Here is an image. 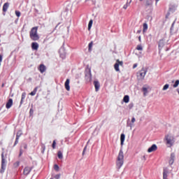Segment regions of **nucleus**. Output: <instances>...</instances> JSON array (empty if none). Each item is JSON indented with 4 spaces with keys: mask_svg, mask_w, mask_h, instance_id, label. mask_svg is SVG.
<instances>
[{
    "mask_svg": "<svg viewBox=\"0 0 179 179\" xmlns=\"http://www.w3.org/2000/svg\"><path fill=\"white\" fill-rule=\"evenodd\" d=\"M176 155L174 152L171 154V158H169V165H173L175 161Z\"/></svg>",
    "mask_w": 179,
    "mask_h": 179,
    "instance_id": "obj_12",
    "label": "nucleus"
},
{
    "mask_svg": "<svg viewBox=\"0 0 179 179\" xmlns=\"http://www.w3.org/2000/svg\"><path fill=\"white\" fill-rule=\"evenodd\" d=\"M93 45H94L93 41H92L90 43H89V45H88V50H89V52H92V48H93Z\"/></svg>",
    "mask_w": 179,
    "mask_h": 179,
    "instance_id": "obj_26",
    "label": "nucleus"
},
{
    "mask_svg": "<svg viewBox=\"0 0 179 179\" xmlns=\"http://www.w3.org/2000/svg\"><path fill=\"white\" fill-rule=\"evenodd\" d=\"M32 169H33V167H29V166L25 167L23 171L24 175L28 176L30 173V172L32 171Z\"/></svg>",
    "mask_w": 179,
    "mask_h": 179,
    "instance_id": "obj_9",
    "label": "nucleus"
},
{
    "mask_svg": "<svg viewBox=\"0 0 179 179\" xmlns=\"http://www.w3.org/2000/svg\"><path fill=\"white\" fill-rule=\"evenodd\" d=\"M85 79L88 81H91L92 79V70L90 67L85 69Z\"/></svg>",
    "mask_w": 179,
    "mask_h": 179,
    "instance_id": "obj_4",
    "label": "nucleus"
},
{
    "mask_svg": "<svg viewBox=\"0 0 179 179\" xmlns=\"http://www.w3.org/2000/svg\"><path fill=\"white\" fill-rule=\"evenodd\" d=\"M22 135V133L21 131H19L17 133V135H16V138H20V137Z\"/></svg>",
    "mask_w": 179,
    "mask_h": 179,
    "instance_id": "obj_30",
    "label": "nucleus"
},
{
    "mask_svg": "<svg viewBox=\"0 0 179 179\" xmlns=\"http://www.w3.org/2000/svg\"><path fill=\"white\" fill-rule=\"evenodd\" d=\"M20 161H17L16 162L14 163L13 166L15 168H17L20 166Z\"/></svg>",
    "mask_w": 179,
    "mask_h": 179,
    "instance_id": "obj_28",
    "label": "nucleus"
},
{
    "mask_svg": "<svg viewBox=\"0 0 179 179\" xmlns=\"http://www.w3.org/2000/svg\"><path fill=\"white\" fill-rule=\"evenodd\" d=\"M160 46H161V43L159 44V47H160Z\"/></svg>",
    "mask_w": 179,
    "mask_h": 179,
    "instance_id": "obj_48",
    "label": "nucleus"
},
{
    "mask_svg": "<svg viewBox=\"0 0 179 179\" xmlns=\"http://www.w3.org/2000/svg\"><path fill=\"white\" fill-rule=\"evenodd\" d=\"M123 101L125 103H128L129 102V96L128 95H125L123 99Z\"/></svg>",
    "mask_w": 179,
    "mask_h": 179,
    "instance_id": "obj_23",
    "label": "nucleus"
},
{
    "mask_svg": "<svg viewBox=\"0 0 179 179\" xmlns=\"http://www.w3.org/2000/svg\"><path fill=\"white\" fill-rule=\"evenodd\" d=\"M57 157L59 159H63L64 157H63V153L62 152V151H57Z\"/></svg>",
    "mask_w": 179,
    "mask_h": 179,
    "instance_id": "obj_24",
    "label": "nucleus"
},
{
    "mask_svg": "<svg viewBox=\"0 0 179 179\" xmlns=\"http://www.w3.org/2000/svg\"><path fill=\"white\" fill-rule=\"evenodd\" d=\"M148 70L143 68L141 71H140V73H139V78L140 79L143 80L144 79L145 75H146V73H147Z\"/></svg>",
    "mask_w": 179,
    "mask_h": 179,
    "instance_id": "obj_7",
    "label": "nucleus"
},
{
    "mask_svg": "<svg viewBox=\"0 0 179 179\" xmlns=\"http://www.w3.org/2000/svg\"><path fill=\"white\" fill-rule=\"evenodd\" d=\"M157 150V146L156 144H153L151 147H150L148 150V152L149 153H151L152 152H155Z\"/></svg>",
    "mask_w": 179,
    "mask_h": 179,
    "instance_id": "obj_10",
    "label": "nucleus"
},
{
    "mask_svg": "<svg viewBox=\"0 0 179 179\" xmlns=\"http://www.w3.org/2000/svg\"><path fill=\"white\" fill-rule=\"evenodd\" d=\"M38 70H39L41 73H43L47 70V68L44 64H41L39 67H38Z\"/></svg>",
    "mask_w": 179,
    "mask_h": 179,
    "instance_id": "obj_11",
    "label": "nucleus"
},
{
    "mask_svg": "<svg viewBox=\"0 0 179 179\" xmlns=\"http://www.w3.org/2000/svg\"><path fill=\"white\" fill-rule=\"evenodd\" d=\"M64 87L67 92H70L71 87H70V79H66L64 83Z\"/></svg>",
    "mask_w": 179,
    "mask_h": 179,
    "instance_id": "obj_8",
    "label": "nucleus"
},
{
    "mask_svg": "<svg viewBox=\"0 0 179 179\" xmlns=\"http://www.w3.org/2000/svg\"><path fill=\"white\" fill-rule=\"evenodd\" d=\"M143 92L144 96H146V94H148V89L146 87H143Z\"/></svg>",
    "mask_w": 179,
    "mask_h": 179,
    "instance_id": "obj_29",
    "label": "nucleus"
},
{
    "mask_svg": "<svg viewBox=\"0 0 179 179\" xmlns=\"http://www.w3.org/2000/svg\"><path fill=\"white\" fill-rule=\"evenodd\" d=\"M29 113H30L31 115H33V114H34L33 108H31Z\"/></svg>",
    "mask_w": 179,
    "mask_h": 179,
    "instance_id": "obj_38",
    "label": "nucleus"
},
{
    "mask_svg": "<svg viewBox=\"0 0 179 179\" xmlns=\"http://www.w3.org/2000/svg\"><path fill=\"white\" fill-rule=\"evenodd\" d=\"M9 5L10 3L8 2H6L3 4V12L6 13L8 10V8H9Z\"/></svg>",
    "mask_w": 179,
    "mask_h": 179,
    "instance_id": "obj_15",
    "label": "nucleus"
},
{
    "mask_svg": "<svg viewBox=\"0 0 179 179\" xmlns=\"http://www.w3.org/2000/svg\"><path fill=\"white\" fill-rule=\"evenodd\" d=\"M3 86H4V85L3 84V85H2V87H3Z\"/></svg>",
    "mask_w": 179,
    "mask_h": 179,
    "instance_id": "obj_49",
    "label": "nucleus"
},
{
    "mask_svg": "<svg viewBox=\"0 0 179 179\" xmlns=\"http://www.w3.org/2000/svg\"><path fill=\"white\" fill-rule=\"evenodd\" d=\"M169 171L167 169H164L163 178L168 179Z\"/></svg>",
    "mask_w": 179,
    "mask_h": 179,
    "instance_id": "obj_18",
    "label": "nucleus"
},
{
    "mask_svg": "<svg viewBox=\"0 0 179 179\" xmlns=\"http://www.w3.org/2000/svg\"><path fill=\"white\" fill-rule=\"evenodd\" d=\"M56 144H57L56 140H54V141H52V149H55V148H56Z\"/></svg>",
    "mask_w": 179,
    "mask_h": 179,
    "instance_id": "obj_31",
    "label": "nucleus"
},
{
    "mask_svg": "<svg viewBox=\"0 0 179 179\" xmlns=\"http://www.w3.org/2000/svg\"><path fill=\"white\" fill-rule=\"evenodd\" d=\"M156 1H157V3L158 2V1H159V0H155Z\"/></svg>",
    "mask_w": 179,
    "mask_h": 179,
    "instance_id": "obj_45",
    "label": "nucleus"
},
{
    "mask_svg": "<svg viewBox=\"0 0 179 179\" xmlns=\"http://www.w3.org/2000/svg\"><path fill=\"white\" fill-rule=\"evenodd\" d=\"M177 92H178V94H179V90H177Z\"/></svg>",
    "mask_w": 179,
    "mask_h": 179,
    "instance_id": "obj_44",
    "label": "nucleus"
},
{
    "mask_svg": "<svg viewBox=\"0 0 179 179\" xmlns=\"http://www.w3.org/2000/svg\"><path fill=\"white\" fill-rule=\"evenodd\" d=\"M135 122H136L135 117H132L131 122H132V123H134Z\"/></svg>",
    "mask_w": 179,
    "mask_h": 179,
    "instance_id": "obj_40",
    "label": "nucleus"
},
{
    "mask_svg": "<svg viewBox=\"0 0 179 179\" xmlns=\"http://www.w3.org/2000/svg\"><path fill=\"white\" fill-rule=\"evenodd\" d=\"M119 66H123V62H120L119 59L116 60V63L114 65L115 70L116 71H120Z\"/></svg>",
    "mask_w": 179,
    "mask_h": 179,
    "instance_id": "obj_6",
    "label": "nucleus"
},
{
    "mask_svg": "<svg viewBox=\"0 0 179 179\" xmlns=\"http://www.w3.org/2000/svg\"><path fill=\"white\" fill-rule=\"evenodd\" d=\"M124 140H125V135L124 134H122L120 136V144L122 146L124 145Z\"/></svg>",
    "mask_w": 179,
    "mask_h": 179,
    "instance_id": "obj_19",
    "label": "nucleus"
},
{
    "mask_svg": "<svg viewBox=\"0 0 179 179\" xmlns=\"http://www.w3.org/2000/svg\"><path fill=\"white\" fill-rule=\"evenodd\" d=\"M140 1H142L143 0H139Z\"/></svg>",
    "mask_w": 179,
    "mask_h": 179,
    "instance_id": "obj_50",
    "label": "nucleus"
},
{
    "mask_svg": "<svg viewBox=\"0 0 179 179\" xmlns=\"http://www.w3.org/2000/svg\"><path fill=\"white\" fill-rule=\"evenodd\" d=\"M138 33H141V31H138Z\"/></svg>",
    "mask_w": 179,
    "mask_h": 179,
    "instance_id": "obj_46",
    "label": "nucleus"
},
{
    "mask_svg": "<svg viewBox=\"0 0 179 179\" xmlns=\"http://www.w3.org/2000/svg\"><path fill=\"white\" fill-rule=\"evenodd\" d=\"M124 164V154L122 151H120L118 157L117 158L116 166L120 169Z\"/></svg>",
    "mask_w": 179,
    "mask_h": 179,
    "instance_id": "obj_2",
    "label": "nucleus"
},
{
    "mask_svg": "<svg viewBox=\"0 0 179 179\" xmlns=\"http://www.w3.org/2000/svg\"><path fill=\"white\" fill-rule=\"evenodd\" d=\"M26 94H27L26 92H23L22 94V100L20 101V106H22L23 104L24 100V99H26Z\"/></svg>",
    "mask_w": 179,
    "mask_h": 179,
    "instance_id": "obj_22",
    "label": "nucleus"
},
{
    "mask_svg": "<svg viewBox=\"0 0 179 179\" xmlns=\"http://www.w3.org/2000/svg\"><path fill=\"white\" fill-rule=\"evenodd\" d=\"M136 50L142 51L143 50V48H142L141 45H138L137 48H136Z\"/></svg>",
    "mask_w": 179,
    "mask_h": 179,
    "instance_id": "obj_36",
    "label": "nucleus"
},
{
    "mask_svg": "<svg viewBox=\"0 0 179 179\" xmlns=\"http://www.w3.org/2000/svg\"><path fill=\"white\" fill-rule=\"evenodd\" d=\"M13 99H10L8 102L6 103V108L7 109H10L11 108V106H13Z\"/></svg>",
    "mask_w": 179,
    "mask_h": 179,
    "instance_id": "obj_13",
    "label": "nucleus"
},
{
    "mask_svg": "<svg viewBox=\"0 0 179 179\" xmlns=\"http://www.w3.org/2000/svg\"><path fill=\"white\" fill-rule=\"evenodd\" d=\"M85 150H86V148H84V150H83V155H84V154H85Z\"/></svg>",
    "mask_w": 179,
    "mask_h": 179,
    "instance_id": "obj_42",
    "label": "nucleus"
},
{
    "mask_svg": "<svg viewBox=\"0 0 179 179\" xmlns=\"http://www.w3.org/2000/svg\"><path fill=\"white\" fill-rule=\"evenodd\" d=\"M131 3V0H130L129 1V0H127L126 4H124V6H123V8L124 10H127V8L130 6Z\"/></svg>",
    "mask_w": 179,
    "mask_h": 179,
    "instance_id": "obj_21",
    "label": "nucleus"
},
{
    "mask_svg": "<svg viewBox=\"0 0 179 179\" xmlns=\"http://www.w3.org/2000/svg\"><path fill=\"white\" fill-rule=\"evenodd\" d=\"M92 25H93V20H90L88 24V30H91Z\"/></svg>",
    "mask_w": 179,
    "mask_h": 179,
    "instance_id": "obj_27",
    "label": "nucleus"
},
{
    "mask_svg": "<svg viewBox=\"0 0 179 179\" xmlns=\"http://www.w3.org/2000/svg\"><path fill=\"white\" fill-rule=\"evenodd\" d=\"M22 151H20V157H21L22 156Z\"/></svg>",
    "mask_w": 179,
    "mask_h": 179,
    "instance_id": "obj_43",
    "label": "nucleus"
},
{
    "mask_svg": "<svg viewBox=\"0 0 179 179\" xmlns=\"http://www.w3.org/2000/svg\"><path fill=\"white\" fill-rule=\"evenodd\" d=\"M50 179H52V178H50Z\"/></svg>",
    "mask_w": 179,
    "mask_h": 179,
    "instance_id": "obj_51",
    "label": "nucleus"
},
{
    "mask_svg": "<svg viewBox=\"0 0 179 179\" xmlns=\"http://www.w3.org/2000/svg\"><path fill=\"white\" fill-rule=\"evenodd\" d=\"M179 85V80H176L173 84V87H177Z\"/></svg>",
    "mask_w": 179,
    "mask_h": 179,
    "instance_id": "obj_32",
    "label": "nucleus"
},
{
    "mask_svg": "<svg viewBox=\"0 0 179 179\" xmlns=\"http://www.w3.org/2000/svg\"><path fill=\"white\" fill-rule=\"evenodd\" d=\"M19 138H16L15 141V145H16L18 143Z\"/></svg>",
    "mask_w": 179,
    "mask_h": 179,
    "instance_id": "obj_39",
    "label": "nucleus"
},
{
    "mask_svg": "<svg viewBox=\"0 0 179 179\" xmlns=\"http://www.w3.org/2000/svg\"><path fill=\"white\" fill-rule=\"evenodd\" d=\"M2 60H3V55H0V66H1V62H2Z\"/></svg>",
    "mask_w": 179,
    "mask_h": 179,
    "instance_id": "obj_37",
    "label": "nucleus"
},
{
    "mask_svg": "<svg viewBox=\"0 0 179 179\" xmlns=\"http://www.w3.org/2000/svg\"><path fill=\"white\" fill-rule=\"evenodd\" d=\"M38 89V87H35L34 91L30 93V96H35V94H36L37 93Z\"/></svg>",
    "mask_w": 179,
    "mask_h": 179,
    "instance_id": "obj_25",
    "label": "nucleus"
},
{
    "mask_svg": "<svg viewBox=\"0 0 179 179\" xmlns=\"http://www.w3.org/2000/svg\"><path fill=\"white\" fill-rule=\"evenodd\" d=\"M136 67H137V64H134L133 69H135V68H136Z\"/></svg>",
    "mask_w": 179,
    "mask_h": 179,
    "instance_id": "obj_41",
    "label": "nucleus"
},
{
    "mask_svg": "<svg viewBox=\"0 0 179 179\" xmlns=\"http://www.w3.org/2000/svg\"><path fill=\"white\" fill-rule=\"evenodd\" d=\"M38 48H39V45L37 43H32L31 44V48L34 50H38Z\"/></svg>",
    "mask_w": 179,
    "mask_h": 179,
    "instance_id": "obj_17",
    "label": "nucleus"
},
{
    "mask_svg": "<svg viewBox=\"0 0 179 179\" xmlns=\"http://www.w3.org/2000/svg\"><path fill=\"white\" fill-rule=\"evenodd\" d=\"M153 3V0H145V5L146 7H151Z\"/></svg>",
    "mask_w": 179,
    "mask_h": 179,
    "instance_id": "obj_14",
    "label": "nucleus"
},
{
    "mask_svg": "<svg viewBox=\"0 0 179 179\" xmlns=\"http://www.w3.org/2000/svg\"><path fill=\"white\" fill-rule=\"evenodd\" d=\"M94 85L96 92H99V90L100 89V83H99V81H94Z\"/></svg>",
    "mask_w": 179,
    "mask_h": 179,
    "instance_id": "obj_16",
    "label": "nucleus"
},
{
    "mask_svg": "<svg viewBox=\"0 0 179 179\" xmlns=\"http://www.w3.org/2000/svg\"><path fill=\"white\" fill-rule=\"evenodd\" d=\"M139 41H141V37H139Z\"/></svg>",
    "mask_w": 179,
    "mask_h": 179,
    "instance_id": "obj_47",
    "label": "nucleus"
},
{
    "mask_svg": "<svg viewBox=\"0 0 179 179\" xmlns=\"http://www.w3.org/2000/svg\"><path fill=\"white\" fill-rule=\"evenodd\" d=\"M38 30V27H33L29 32L30 38L34 41H37L40 39Z\"/></svg>",
    "mask_w": 179,
    "mask_h": 179,
    "instance_id": "obj_1",
    "label": "nucleus"
},
{
    "mask_svg": "<svg viewBox=\"0 0 179 179\" xmlns=\"http://www.w3.org/2000/svg\"><path fill=\"white\" fill-rule=\"evenodd\" d=\"M165 139H166V144L169 145V147L173 146L174 143V138L173 136L166 135V136H165Z\"/></svg>",
    "mask_w": 179,
    "mask_h": 179,
    "instance_id": "obj_5",
    "label": "nucleus"
},
{
    "mask_svg": "<svg viewBox=\"0 0 179 179\" xmlns=\"http://www.w3.org/2000/svg\"><path fill=\"white\" fill-rule=\"evenodd\" d=\"M143 33L145 34L147 31L148 29V24L146 22H144L143 25Z\"/></svg>",
    "mask_w": 179,
    "mask_h": 179,
    "instance_id": "obj_20",
    "label": "nucleus"
},
{
    "mask_svg": "<svg viewBox=\"0 0 179 179\" xmlns=\"http://www.w3.org/2000/svg\"><path fill=\"white\" fill-rule=\"evenodd\" d=\"M15 15H17V17H20L21 15V13L19 10H15Z\"/></svg>",
    "mask_w": 179,
    "mask_h": 179,
    "instance_id": "obj_33",
    "label": "nucleus"
},
{
    "mask_svg": "<svg viewBox=\"0 0 179 179\" xmlns=\"http://www.w3.org/2000/svg\"><path fill=\"white\" fill-rule=\"evenodd\" d=\"M54 169H55V171H59V166L57 165V164L54 165Z\"/></svg>",
    "mask_w": 179,
    "mask_h": 179,
    "instance_id": "obj_34",
    "label": "nucleus"
},
{
    "mask_svg": "<svg viewBox=\"0 0 179 179\" xmlns=\"http://www.w3.org/2000/svg\"><path fill=\"white\" fill-rule=\"evenodd\" d=\"M169 84L164 85V88H162V90H167V89H169Z\"/></svg>",
    "mask_w": 179,
    "mask_h": 179,
    "instance_id": "obj_35",
    "label": "nucleus"
},
{
    "mask_svg": "<svg viewBox=\"0 0 179 179\" xmlns=\"http://www.w3.org/2000/svg\"><path fill=\"white\" fill-rule=\"evenodd\" d=\"M6 159L3 155V152L1 154V169L0 170V173H3L6 169Z\"/></svg>",
    "mask_w": 179,
    "mask_h": 179,
    "instance_id": "obj_3",
    "label": "nucleus"
}]
</instances>
